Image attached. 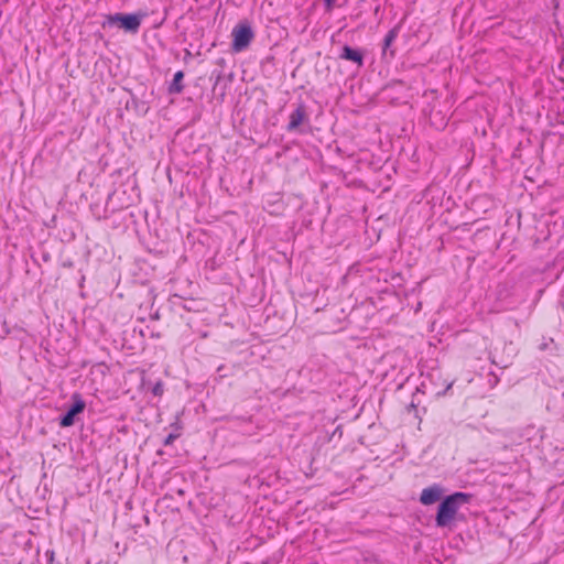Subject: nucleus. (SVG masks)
Listing matches in <instances>:
<instances>
[{
	"label": "nucleus",
	"mask_w": 564,
	"mask_h": 564,
	"mask_svg": "<svg viewBox=\"0 0 564 564\" xmlns=\"http://www.w3.org/2000/svg\"><path fill=\"white\" fill-rule=\"evenodd\" d=\"M470 500V495L465 492H455L453 495L447 496L438 506V510L436 513V525L440 528L448 527L455 520V517L459 510V508L468 503Z\"/></svg>",
	"instance_id": "1"
},
{
	"label": "nucleus",
	"mask_w": 564,
	"mask_h": 564,
	"mask_svg": "<svg viewBox=\"0 0 564 564\" xmlns=\"http://www.w3.org/2000/svg\"><path fill=\"white\" fill-rule=\"evenodd\" d=\"M231 36V48L234 52L239 53L250 45L254 37V33L248 23L241 22L232 29Z\"/></svg>",
	"instance_id": "2"
},
{
	"label": "nucleus",
	"mask_w": 564,
	"mask_h": 564,
	"mask_svg": "<svg viewBox=\"0 0 564 564\" xmlns=\"http://www.w3.org/2000/svg\"><path fill=\"white\" fill-rule=\"evenodd\" d=\"M107 24L123 29L127 32H137L140 25V19L138 14L117 13L107 17Z\"/></svg>",
	"instance_id": "3"
},
{
	"label": "nucleus",
	"mask_w": 564,
	"mask_h": 564,
	"mask_svg": "<svg viewBox=\"0 0 564 564\" xmlns=\"http://www.w3.org/2000/svg\"><path fill=\"white\" fill-rule=\"evenodd\" d=\"M73 399H74L73 405L68 409L66 414L61 419L59 425L62 427L72 426L75 423V416L85 410L86 404L78 394H74Z\"/></svg>",
	"instance_id": "4"
},
{
	"label": "nucleus",
	"mask_w": 564,
	"mask_h": 564,
	"mask_svg": "<svg viewBox=\"0 0 564 564\" xmlns=\"http://www.w3.org/2000/svg\"><path fill=\"white\" fill-rule=\"evenodd\" d=\"M444 495V489L440 485H432L422 490L420 496V502L424 506H431L438 500Z\"/></svg>",
	"instance_id": "5"
},
{
	"label": "nucleus",
	"mask_w": 564,
	"mask_h": 564,
	"mask_svg": "<svg viewBox=\"0 0 564 564\" xmlns=\"http://www.w3.org/2000/svg\"><path fill=\"white\" fill-rule=\"evenodd\" d=\"M304 118H305L304 108L303 107L296 108L290 116L288 129L289 130L296 129L304 121Z\"/></svg>",
	"instance_id": "6"
},
{
	"label": "nucleus",
	"mask_w": 564,
	"mask_h": 564,
	"mask_svg": "<svg viewBox=\"0 0 564 564\" xmlns=\"http://www.w3.org/2000/svg\"><path fill=\"white\" fill-rule=\"evenodd\" d=\"M341 58L357 63L359 66L362 65V54L349 46H344Z\"/></svg>",
	"instance_id": "7"
},
{
	"label": "nucleus",
	"mask_w": 564,
	"mask_h": 564,
	"mask_svg": "<svg viewBox=\"0 0 564 564\" xmlns=\"http://www.w3.org/2000/svg\"><path fill=\"white\" fill-rule=\"evenodd\" d=\"M184 77L183 72H176L173 77V82L171 84L170 90L172 93H181L183 89V86L181 84L182 79Z\"/></svg>",
	"instance_id": "8"
},
{
	"label": "nucleus",
	"mask_w": 564,
	"mask_h": 564,
	"mask_svg": "<svg viewBox=\"0 0 564 564\" xmlns=\"http://www.w3.org/2000/svg\"><path fill=\"white\" fill-rule=\"evenodd\" d=\"M172 432L166 436L165 444H172L175 438H177L181 435L182 425L178 422H175L172 424Z\"/></svg>",
	"instance_id": "9"
},
{
	"label": "nucleus",
	"mask_w": 564,
	"mask_h": 564,
	"mask_svg": "<svg viewBox=\"0 0 564 564\" xmlns=\"http://www.w3.org/2000/svg\"><path fill=\"white\" fill-rule=\"evenodd\" d=\"M398 34H399V30L398 28H393L391 29L386 37H384V42H383V52H386L390 46L391 44L394 42V40L398 37Z\"/></svg>",
	"instance_id": "10"
},
{
	"label": "nucleus",
	"mask_w": 564,
	"mask_h": 564,
	"mask_svg": "<svg viewBox=\"0 0 564 564\" xmlns=\"http://www.w3.org/2000/svg\"><path fill=\"white\" fill-rule=\"evenodd\" d=\"M152 392H153V394H154V395H162V393H163V387H162V384H161L160 382H158V383L153 387Z\"/></svg>",
	"instance_id": "11"
},
{
	"label": "nucleus",
	"mask_w": 564,
	"mask_h": 564,
	"mask_svg": "<svg viewBox=\"0 0 564 564\" xmlns=\"http://www.w3.org/2000/svg\"><path fill=\"white\" fill-rule=\"evenodd\" d=\"M324 1H325L326 6H327L328 8H332V7H333V4H334V2H335V0H324Z\"/></svg>",
	"instance_id": "12"
}]
</instances>
